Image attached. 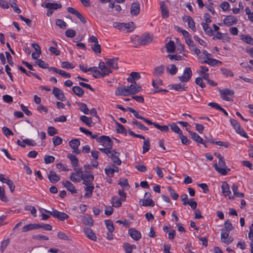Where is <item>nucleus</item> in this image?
Returning a JSON list of instances; mask_svg holds the SVG:
<instances>
[{
	"instance_id": "nucleus-1",
	"label": "nucleus",
	"mask_w": 253,
	"mask_h": 253,
	"mask_svg": "<svg viewBox=\"0 0 253 253\" xmlns=\"http://www.w3.org/2000/svg\"><path fill=\"white\" fill-rule=\"evenodd\" d=\"M214 155L218 159V164L215 163L213 164L215 170L220 174L226 175L230 169L226 165L223 157L220 154L216 153H214Z\"/></svg>"
},
{
	"instance_id": "nucleus-2",
	"label": "nucleus",
	"mask_w": 253,
	"mask_h": 253,
	"mask_svg": "<svg viewBox=\"0 0 253 253\" xmlns=\"http://www.w3.org/2000/svg\"><path fill=\"white\" fill-rule=\"evenodd\" d=\"M40 211L42 210L45 213H49L54 217L56 218L61 221L67 220L69 217V215L66 213L59 211L57 210H54L53 209H52L51 211L43 209H40Z\"/></svg>"
},
{
	"instance_id": "nucleus-3",
	"label": "nucleus",
	"mask_w": 253,
	"mask_h": 253,
	"mask_svg": "<svg viewBox=\"0 0 253 253\" xmlns=\"http://www.w3.org/2000/svg\"><path fill=\"white\" fill-rule=\"evenodd\" d=\"M114 27L118 29L119 30L128 33L131 32L135 28L134 24L133 22L127 23H114Z\"/></svg>"
},
{
	"instance_id": "nucleus-4",
	"label": "nucleus",
	"mask_w": 253,
	"mask_h": 253,
	"mask_svg": "<svg viewBox=\"0 0 253 253\" xmlns=\"http://www.w3.org/2000/svg\"><path fill=\"white\" fill-rule=\"evenodd\" d=\"M44 4V7L46 8H48V10L46 13V15L48 16H50L52 14L54 10L60 8L62 7V5L60 3H50L48 2L47 0L45 1Z\"/></svg>"
},
{
	"instance_id": "nucleus-5",
	"label": "nucleus",
	"mask_w": 253,
	"mask_h": 253,
	"mask_svg": "<svg viewBox=\"0 0 253 253\" xmlns=\"http://www.w3.org/2000/svg\"><path fill=\"white\" fill-rule=\"evenodd\" d=\"M230 122L237 133L244 137L248 138V136L246 132L241 128L240 124L237 121L233 119H231Z\"/></svg>"
},
{
	"instance_id": "nucleus-6",
	"label": "nucleus",
	"mask_w": 253,
	"mask_h": 253,
	"mask_svg": "<svg viewBox=\"0 0 253 253\" xmlns=\"http://www.w3.org/2000/svg\"><path fill=\"white\" fill-rule=\"evenodd\" d=\"M221 98L226 101L232 100L233 96L234 94L233 90L225 88L219 90Z\"/></svg>"
},
{
	"instance_id": "nucleus-7",
	"label": "nucleus",
	"mask_w": 253,
	"mask_h": 253,
	"mask_svg": "<svg viewBox=\"0 0 253 253\" xmlns=\"http://www.w3.org/2000/svg\"><path fill=\"white\" fill-rule=\"evenodd\" d=\"M97 141L101 143L105 147H108L112 149L113 142L109 136L102 135L97 139Z\"/></svg>"
},
{
	"instance_id": "nucleus-8",
	"label": "nucleus",
	"mask_w": 253,
	"mask_h": 253,
	"mask_svg": "<svg viewBox=\"0 0 253 253\" xmlns=\"http://www.w3.org/2000/svg\"><path fill=\"white\" fill-rule=\"evenodd\" d=\"M74 170L76 173L71 174L70 179L74 182H79L82 180L83 170L81 168H75Z\"/></svg>"
},
{
	"instance_id": "nucleus-9",
	"label": "nucleus",
	"mask_w": 253,
	"mask_h": 253,
	"mask_svg": "<svg viewBox=\"0 0 253 253\" xmlns=\"http://www.w3.org/2000/svg\"><path fill=\"white\" fill-rule=\"evenodd\" d=\"M192 73L190 68L186 67L184 71L182 76L178 77V78L181 82H187L189 81L192 77Z\"/></svg>"
},
{
	"instance_id": "nucleus-10",
	"label": "nucleus",
	"mask_w": 253,
	"mask_h": 253,
	"mask_svg": "<svg viewBox=\"0 0 253 253\" xmlns=\"http://www.w3.org/2000/svg\"><path fill=\"white\" fill-rule=\"evenodd\" d=\"M119 155L120 153L119 152L115 150H111L107 156L112 159L114 163L120 166L121 165L122 161L119 157Z\"/></svg>"
},
{
	"instance_id": "nucleus-11",
	"label": "nucleus",
	"mask_w": 253,
	"mask_h": 253,
	"mask_svg": "<svg viewBox=\"0 0 253 253\" xmlns=\"http://www.w3.org/2000/svg\"><path fill=\"white\" fill-rule=\"evenodd\" d=\"M70 147L73 150V152L76 154H79L81 151L78 149L80 145V141L78 139H73L69 142Z\"/></svg>"
},
{
	"instance_id": "nucleus-12",
	"label": "nucleus",
	"mask_w": 253,
	"mask_h": 253,
	"mask_svg": "<svg viewBox=\"0 0 253 253\" xmlns=\"http://www.w3.org/2000/svg\"><path fill=\"white\" fill-rule=\"evenodd\" d=\"M115 94L116 95L122 96H128L130 95L129 90V86L122 85L118 87L115 91Z\"/></svg>"
},
{
	"instance_id": "nucleus-13",
	"label": "nucleus",
	"mask_w": 253,
	"mask_h": 253,
	"mask_svg": "<svg viewBox=\"0 0 253 253\" xmlns=\"http://www.w3.org/2000/svg\"><path fill=\"white\" fill-rule=\"evenodd\" d=\"M234 240L233 237L229 236V233L221 231V241L226 245H229Z\"/></svg>"
},
{
	"instance_id": "nucleus-14",
	"label": "nucleus",
	"mask_w": 253,
	"mask_h": 253,
	"mask_svg": "<svg viewBox=\"0 0 253 253\" xmlns=\"http://www.w3.org/2000/svg\"><path fill=\"white\" fill-rule=\"evenodd\" d=\"M108 66L105 64L104 62H101L99 64V68L102 75V77L106 76L109 75L112 73V71L110 68L108 67Z\"/></svg>"
},
{
	"instance_id": "nucleus-15",
	"label": "nucleus",
	"mask_w": 253,
	"mask_h": 253,
	"mask_svg": "<svg viewBox=\"0 0 253 253\" xmlns=\"http://www.w3.org/2000/svg\"><path fill=\"white\" fill-rule=\"evenodd\" d=\"M222 192L225 196H228L230 199H233L234 196H232L229 186L226 182H224L221 185Z\"/></svg>"
},
{
	"instance_id": "nucleus-16",
	"label": "nucleus",
	"mask_w": 253,
	"mask_h": 253,
	"mask_svg": "<svg viewBox=\"0 0 253 253\" xmlns=\"http://www.w3.org/2000/svg\"><path fill=\"white\" fill-rule=\"evenodd\" d=\"M238 20L237 18L232 15L226 16L224 20L223 23L227 26H231L233 25L236 24L237 23Z\"/></svg>"
},
{
	"instance_id": "nucleus-17",
	"label": "nucleus",
	"mask_w": 253,
	"mask_h": 253,
	"mask_svg": "<svg viewBox=\"0 0 253 253\" xmlns=\"http://www.w3.org/2000/svg\"><path fill=\"white\" fill-rule=\"evenodd\" d=\"M52 93L54 96L58 99L63 101L65 100V97L63 91L60 89L54 87L52 90Z\"/></svg>"
},
{
	"instance_id": "nucleus-18",
	"label": "nucleus",
	"mask_w": 253,
	"mask_h": 253,
	"mask_svg": "<svg viewBox=\"0 0 253 253\" xmlns=\"http://www.w3.org/2000/svg\"><path fill=\"white\" fill-rule=\"evenodd\" d=\"M128 233L130 237L135 241H138L141 238L140 232L134 228L129 229Z\"/></svg>"
},
{
	"instance_id": "nucleus-19",
	"label": "nucleus",
	"mask_w": 253,
	"mask_h": 253,
	"mask_svg": "<svg viewBox=\"0 0 253 253\" xmlns=\"http://www.w3.org/2000/svg\"><path fill=\"white\" fill-rule=\"evenodd\" d=\"M118 58H114L113 59H106V65L109 66V68H110L111 69H115L117 70L118 69Z\"/></svg>"
},
{
	"instance_id": "nucleus-20",
	"label": "nucleus",
	"mask_w": 253,
	"mask_h": 253,
	"mask_svg": "<svg viewBox=\"0 0 253 253\" xmlns=\"http://www.w3.org/2000/svg\"><path fill=\"white\" fill-rule=\"evenodd\" d=\"M188 132L190 134L192 139L198 143L203 144L205 147H207L206 143L204 141L203 138L201 137L196 132H192L191 131H188Z\"/></svg>"
},
{
	"instance_id": "nucleus-21",
	"label": "nucleus",
	"mask_w": 253,
	"mask_h": 253,
	"mask_svg": "<svg viewBox=\"0 0 253 253\" xmlns=\"http://www.w3.org/2000/svg\"><path fill=\"white\" fill-rule=\"evenodd\" d=\"M82 180L83 181L82 183L84 185L92 183L91 182L94 180V176L91 174L83 173Z\"/></svg>"
},
{
	"instance_id": "nucleus-22",
	"label": "nucleus",
	"mask_w": 253,
	"mask_h": 253,
	"mask_svg": "<svg viewBox=\"0 0 253 253\" xmlns=\"http://www.w3.org/2000/svg\"><path fill=\"white\" fill-rule=\"evenodd\" d=\"M63 186L66 188V189L70 191L72 194H75L77 193V190L75 188L74 185L69 181L66 180L62 182Z\"/></svg>"
},
{
	"instance_id": "nucleus-23",
	"label": "nucleus",
	"mask_w": 253,
	"mask_h": 253,
	"mask_svg": "<svg viewBox=\"0 0 253 253\" xmlns=\"http://www.w3.org/2000/svg\"><path fill=\"white\" fill-rule=\"evenodd\" d=\"M86 186L84 187L85 193L84 197L86 198H90L92 195V192L94 188V185L92 183H88L85 185Z\"/></svg>"
},
{
	"instance_id": "nucleus-24",
	"label": "nucleus",
	"mask_w": 253,
	"mask_h": 253,
	"mask_svg": "<svg viewBox=\"0 0 253 253\" xmlns=\"http://www.w3.org/2000/svg\"><path fill=\"white\" fill-rule=\"evenodd\" d=\"M130 12L132 15H137L140 12V4L137 2L133 3L131 5Z\"/></svg>"
},
{
	"instance_id": "nucleus-25",
	"label": "nucleus",
	"mask_w": 253,
	"mask_h": 253,
	"mask_svg": "<svg viewBox=\"0 0 253 253\" xmlns=\"http://www.w3.org/2000/svg\"><path fill=\"white\" fill-rule=\"evenodd\" d=\"M48 178L49 181L52 183H55L60 180V177L56 174L55 171L52 170L49 171Z\"/></svg>"
},
{
	"instance_id": "nucleus-26",
	"label": "nucleus",
	"mask_w": 253,
	"mask_h": 253,
	"mask_svg": "<svg viewBox=\"0 0 253 253\" xmlns=\"http://www.w3.org/2000/svg\"><path fill=\"white\" fill-rule=\"evenodd\" d=\"M129 90L130 94H133L140 92L142 90V88L140 86L137 85L136 83H135L129 86Z\"/></svg>"
},
{
	"instance_id": "nucleus-27",
	"label": "nucleus",
	"mask_w": 253,
	"mask_h": 253,
	"mask_svg": "<svg viewBox=\"0 0 253 253\" xmlns=\"http://www.w3.org/2000/svg\"><path fill=\"white\" fill-rule=\"evenodd\" d=\"M84 233L86 236L90 239L95 241L97 239L95 234L93 233V231L89 228H85L84 229Z\"/></svg>"
},
{
	"instance_id": "nucleus-28",
	"label": "nucleus",
	"mask_w": 253,
	"mask_h": 253,
	"mask_svg": "<svg viewBox=\"0 0 253 253\" xmlns=\"http://www.w3.org/2000/svg\"><path fill=\"white\" fill-rule=\"evenodd\" d=\"M83 223L87 226H92L93 225V220L89 215H85L82 217Z\"/></svg>"
},
{
	"instance_id": "nucleus-29",
	"label": "nucleus",
	"mask_w": 253,
	"mask_h": 253,
	"mask_svg": "<svg viewBox=\"0 0 253 253\" xmlns=\"http://www.w3.org/2000/svg\"><path fill=\"white\" fill-rule=\"evenodd\" d=\"M39 224L31 223L24 226L22 228V232H26L32 230L39 229Z\"/></svg>"
},
{
	"instance_id": "nucleus-30",
	"label": "nucleus",
	"mask_w": 253,
	"mask_h": 253,
	"mask_svg": "<svg viewBox=\"0 0 253 253\" xmlns=\"http://www.w3.org/2000/svg\"><path fill=\"white\" fill-rule=\"evenodd\" d=\"M209 69L207 67L202 66L200 67V75L205 79L208 80L209 74L208 73Z\"/></svg>"
},
{
	"instance_id": "nucleus-31",
	"label": "nucleus",
	"mask_w": 253,
	"mask_h": 253,
	"mask_svg": "<svg viewBox=\"0 0 253 253\" xmlns=\"http://www.w3.org/2000/svg\"><path fill=\"white\" fill-rule=\"evenodd\" d=\"M166 70L169 74L174 75L177 72L178 69L175 65L170 64L167 67Z\"/></svg>"
},
{
	"instance_id": "nucleus-32",
	"label": "nucleus",
	"mask_w": 253,
	"mask_h": 253,
	"mask_svg": "<svg viewBox=\"0 0 253 253\" xmlns=\"http://www.w3.org/2000/svg\"><path fill=\"white\" fill-rule=\"evenodd\" d=\"M234 229L232 223L229 220H227L224 222V228L221 229V231H224L225 232L229 233L231 230Z\"/></svg>"
},
{
	"instance_id": "nucleus-33",
	"label": "nucleus",
	"mask_w": 253,
	"mask_h": 253,
	"mask_svg": "<svg viewBox=\"0 0 253 253\" xmlns=\"http://www.w3.org/2000/svg\"><path fill=\"white\" fill-rule=\"evenodd\" d=\"M186 21L187 22L188 27L193 31H196L195 23L193 19L189 16L186 17Z\"/></svg>"
},
{
	"instance_id": "nucleus-34",
	"label": "nucleus",
	"mask_w": 253,
	"mask_h": 253,
	"mask_svg": "<svg viewBox=\"0 0 253 253\" xmlns=\"http://www.w3.org/2000/svg\"><path fill=\"white\" fill-rule=\"evenodd\" d=\"M141 203V205L144 207H154L155 205L154 201L152 199H143L139 201Z\"/></svg>"
},
{
	"instance_id": "nucleus-35",
	"label": "nucleus",
	"mask_w": 253,
	"mask_h": 253,
	"mask_svg": "<svg viewBox=\"0 0 253 253\" xmlns=\"http://www.w3.org/2000/svg\"><path fill=\"white\" fill-rule=\"evenodd\" d=\"M170 88L175 90L178 91H181L185 90V87L184 84L179 83L178 84H174L170 85Z\"/></svg>"
},
{
	"instance_id": "nucleus-36",
	"label": "nucleus",
	"mask_w": 253,
	"mask_h": 253,
	"mask_svg": "<svg viewBox=\"0 0 253 253\" xmlns=\"http://www.w3.org/2000/svg\"><path fill=\"white\" fill-rule=\"evenodd\" d=\"M72 90L74 93L79 97H82L84 93L83 89L79 86H73L72 87Z\"/></svg>"
},
{
	"instance_id": "nucleus-37",
	"label": "nucleus",
	"mask_w": 253,
	"mask_h": 253,
	"mask_svg": "<svg viewBox=\"0 0 253 253\" xmlns=\"http://www.w3.org/2000/svg\"><path fill=\"white\" fill-rule=\"evenodd\" d=\"M161 10L162 13V17L163 18H167L169 16V11L167 8L166 5L163 3L161 5Z\"/></svg>"
},
{
	"instance_id": "nucleus-38",
	"label": "nucleus",
	"mask_w": 253,
	"mask_h": 253,
	"mask_svg": "<svg viewBox=\"0 0 253 253\" xmlns=\"http://www.w3.org/2000/svg\"><path fill=\"white\" fill-rule=\"evenodd\" d=\"M77 105L78 109L80 111H96V110L94 108L89 109L85 104L81 102L78 103Z\"/></svg>"
},
{
	"instance_id": "nucleus-39",
	"label": "nucleus",
	"mask_w": 253,
	"mask_h": 253,
	"mask_svg": "<svg viewBox=\"0 0 253 253\" xmlns=\"http://www.w3.org/2000/svg\"><path fill=\"white\" fill-rule=\"evenodd\" d=\"M232 190L233 191L234 195L239 198H243L244 195L242 193H239L238 192V187L236 184H233L232 186Z\"/></svg>"
},
{
	"instance_id": "nucleus-40",
	"label": "nucleus",
	"mask_w": 253,
	"mask_h": 253,
	"mask_svg": "<svg viewBox=\"0 0 253 253\" xmlns=\"http://www.w3.org/2000/svg\"><path fill=\"white\" fill-rule=\"evenodd\" d=\"M152 41V37L149 35H145L140 40V43L142 45H146Z\"/></svg>"
},
{
	"instance_id": "nucleus-41",
	"label": "nucleus",
	"mask_w": 253,
	"mask_h": 253,
	"mask_svg": "<svg viewBox=\"0 0 253 253\" xmlns=\"http://www.w3.org/2000/svg\"><path fill=\"white\" fill-rule=\"evenodd\" d=\"M164 71V66L161 65L156 67L154 69V74L157 76H161Z\"/></svg>"
},
{
	"instance_id": "nucleus-42",
	"label": "nucleus",
	"mask_w": 253,
	"mask_h": 253,
	"mask_svg": "<svg viewBox=\"0 0 253 253\" xmlns=\"http://www.w3.org/2000/svg\"><path fill=\"white\" fill-rule=\"evenodd\" d=\"M202 26L203 29L207 35L211 36L212 34V30L210 27L208 26L207 23H202Z\"/></svg>"
},
{
	"instance_id": "nucleus-43",
	"label": "nucleus",
	"mask_w": 253,
	"mask_h": 253,
	"mask_svg": "<svg viewBox=\"0 0 253 253\" xmlns=\"http://www.w3.org/2000/svg\"><path fill=\"white\" fill-rule=\"evenodd\" d=\"M112 204L113 207L119 208L122 206L121 200L118 199L116 197H113L112 198Z\"/></svg>"
},
{
	"instance_id": "nucleus-44",
	"label": "nucleus",
	"mask_w": 253,
	"mask_h": 253,
	"mask_svg": "<svg viewBox=\"0 0 253 253\" xmlns=\"http://www.w3.org/2000/svg\"><path fill=\"white\" fill-rule=\"evenodd\" d=\"M67 157L70 160L73 167H77L78 164V160L77 157L71 154H68Z\"/></svg>"
},
{
	"instance_id": "nucleus-45",
	"label": "nucleus",
	"mask_w": 253,
	"mask_h": 253,
	"mask_svg": "<svg viewBox=\"0 0 253 253\" xmlns=\"http://www.w3.org/2000/svg\"><path fill=\"white\" fill-rule=\"evenodd\" d=\"M143 145V153H145L148 152L150 149V141L148 139H144Z\"/></svg>"
},
{
	"instance_id": "nucleus-46",
	"label": "nucleus",
	"mask_w": 253,
	"mask_h": 253,
	"mask_svg": "<svg viewBox=\"0 0 253 253\" xmlns=\"http://www.w3.org/2000/svg\"><path fill=\"white\" fill-rule=\"evenodd\" d=\"M80 120L86 125L91 126L92 124L91 118H88L85 116H82L80 117Z\"/></svg>"
},
{
	"instance_id": "nucleus-47",
	"label": "nucleus",
	"mask_w": 253,
	"mask_h": 253,
	"mask_svg": "<svg viewBox=\"0 0 253 253\" xmlns=\"http://www.w3.org/2000/svg\"><path fill=\"white\" fill-rule=\"evenodd\" d=\"M170 129L175 133H177L178 134H180L182 132V131L180 130L178 126L175 123H172L171 124L169 125Z\"/></svg>"
},
{
	"instance_id": "nucleus-48",
	"label": "nucleus",
	"mask_w": 253,
	"mask_h": 253,
	"mask_svg": "<svg viewBox=\"0 0 253 253\" xmlns=\"http://www.w3.org/2000/svg\"><path fill=\"white\" fill-rule=\"evenodd\" d=\"M105 223L109 232H113L114 230L113 222L110 220H105Z\"/></svg>"
},
{
	"instance_id": "nucleus-49",
	"label": "nucleus",
	"mask_w": 253,
	"mask_h": 253,
	"mask_svg": "<svg viewBox=\"0 0 253 253\" xmlns=\"http://www.w3.org/2000/svg\"><path fill=\"white\" fill-rule=\"evenodd\" d=\"M175 48L174 43L173 41H169L167 44V49L169 52H172Z\"/></svg>"
},
{
	"instance_id": "nucleus-50",
	"label": "nucleus",
	"mask_w": 253,
	"mask_h": 253,
	"mask_svg": "<svg viewBox=\"0 0 253 253\" xmlns=\"http://www.w3.org/2000/svg\"><path fill=\"white\" fill-rule=\"evenodd\" d=\"M208 142H210L212 143H215L216 144L219 146H224L225 148H227L229 146V143L227 142H223L221 141H218L214 142V141L210 139L208 141Z\"/></svg>"
},
{
	"instance_id": "nucleus-51",
	"label": "nucleus",
	"mask_w": 253,
	"mask_h": 253,
	"mask_svg": "<svg viewBox=\"0 0 253 253\" xmlns=\"http://www.w3.org/2000/svg\"><path fill=\"white\" fill-rule=\"evenodd\" d=\"M9 242L10 240L9 239H7L1 242L0 247V250L1 253H3L6 249L9 243Z\"/></svg>"
},
{
	"instance_id": "nucleus-52",
	"label": "nucleus",
	"mask_w": 253,
	"mask_h": 253,
	"mask_svg": "<svg viewBox=\"0 0 253 253\" xmlns=\"http://www.w3.org/2000/svg\"><path fill=\"white\" fill-rule=\"evenodd\" d=\"M154 126L161 131L168 132L169 130V126L166 125L161 126L157 123L154 124Z\"/></svg>"
},
{
	"instance_id": "nucleus-53",
	"label": "nucleus",
	"mask_w": 253,
	"mask_h": 253,
	"mask_svg": "<svg viewBox=\"0 0 253 253\" xmlns=\"http://www.w3.org/2000/svg\"><path fill=\"white\" fill-rule=\"evenodd\" d=\"M241 39L248 44H253V39L249 36L243 35Z\"/></svg>"
},
{
	"instance_id": "nucleus-54",
	"label": "nucleus",
	"mask_w": 253,
	"mask_h": 253,
	"mask_svg": "<svg viewBox=\"0 0 253 253\" xmlns=\"http://www.w3.org/2000/svg\"><path fill=\"white\" fill-rule=\"evenodd\" d=\"M168 189L172 199L174 200H176L178 198L179 195L175 192L173 189L171 188V187H168Z\"/></svg>"
},
{
	"instance_id": "nucleus-55",
	"label": "nucleus",
	"mask_w": 253,
	"mask_h": 253,
	"mask_svg": "<svg viewBox=\"0 0 253 253\" xmlns=\"http://www.w3.org/2000/svg\"><path fill=\"white\" fill-rule=\"evenodd\" d=\"M179 136L180 139H181V142L183 144L188 145L191 142L190 140H189L186 136L183 135L182 132L179 134Z\"/></svg>"
},
{
	"instance_id": "nucleus-56",
	"label": "nucleus",
	"mask_w": 253,
	"mask_h": 253,
	"mask_svg": "<svg viewBox=\"0 0 253 253\" xmlns=\"http://www.w3.org/2000/svg\"><path fill=\"white\" fill-rule=\"evenodd\" d=\"M208 106L211 107L212 108L218 110L219 111H225L224 109H223L220 105L215 102H211L208 104Z\"/></svg>"
},
{
	"instance_id": "nucleus-57",
	"label": "nucleus",
	"mask_w": 253,
	"mask_h": 253,
	"mask_svg": "<svg viewBox=\"0 0 253 253\" xmlns=\"http://www.w3.org/2000/svg\"><path fill=\"white\" fill-rule=\"evenodd\" d=\"M220 7L223 11H229L230 9V4L226 1L222 2L220 4Z\"/></svg>"
},
{
	"instance_id": "nucleus-58",
	"label": "nucleus",
	"mask_w": 253,
	"mask_h": 253,
	"mask_svg": "<svg viewBox=\"0 0 253 253\" xmlns=\"http://www.w3.org/2000/svg\"><path fill=\"white\" fill-rule=\"evenodd\" d=\"M56 24L60 28L64 29L66 27V23L63 20L57 19L56 20Z\"/></svg>"
},
{
	"instance_id": "nucleus-59",
	"label": "nucleus",
	"mask_w": 253,
	"mask_h": 253,
	"mask_svg": "<svg viewBox=\"0 0 253 253\" xmlns=\"http://www.w3.org/2000/svg\"><path fill=\"white\" fill-rule=\"evenodd\" d=\"M57 237L61 240L67 241L71 240V239L69 238V236L67 235L62 232H58L57 234Z\"/></svg>"
},
{
	"instance_id": "nucleus-60",
	"label": "nucleus",
	"mask_w": 253,
	"mask_h": 253,
	"mask_svg": "<svg viewBox=\"0 0 253 253\" xmlns=\"http://www.w3.org/2000/svg\"><path fill=\"white\" fill-rule=\"evenodd\" d=\"M132 123L135 124L139 128L142 130H148V128L143 124L138 122L136 120L133 119L132 121Z\"/></svg>"
},
{
	"instance_id": "nucleus-61",
	"label": "nucleus",
	"mask_w": 253,
	"mask_h": 253,
	"mask_svg": "<svg viewBox=\"0 0 253 253\" xmlns=\"http://www.w3.org/2000/svg\"><path fill=\"white\" fill-rule=\"evenodd\" d=\"M47 133L50 136H53L54 135L57 134L58 131L57 129L53 126H49L47 128Z\"/></svg>"
},
{
	"instance_id": "nucleus-62",
	"label": "nucleus",
	"mask_w": 253,
	"mask_h": 253,
	"mask_svg": "<svg viewBox=\"0 0 253 253\" xmlns=\"http://www.w3.org/2000/svg\"><path fill=\"white\" fill-rule=\"evenodd\" d=\"M55 158L53 156L45 155L44 158V161L45 164L52 163L54 161Z\"/></svg>"
},
{
	"instance_id": "nucleus-63",
	"label": "nucleus",
	"mask_w": 253,
	"mask_h": 253,
	"mask_svg": "<svg viewBox=\"0 0 253 253\" xmlns=\"http://www.w3.org/2000/svg\"><path fill=\"white\" fill-rule=\"evenodd\" d=\"M52 141L54 146L60 145L62 142V139L58 136L54 137Z\"/></svg>"
},
{
	"instance_id": "nucleus-64",
	"label": "nucleus",
	"mask_w": 253,
	"mask_h": 253,
	"mask_svg": "<svg viewBox=\"0 0 253 253\" xmlns=\"http://www.w3.org/2000/svg\"><path fill=\"white\" fill-rule=\"evenodd\" d=\"M123 249L126 253H131L132 251L131 248V245L129 243H125L123 245Z\"/></svg>"
}]
</instances>
